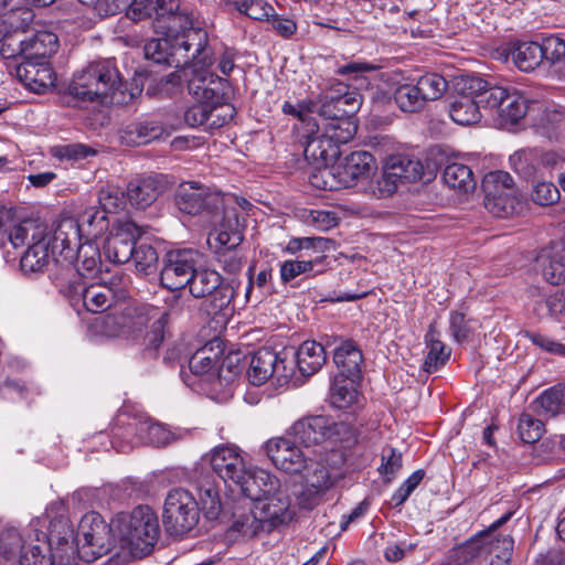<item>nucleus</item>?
Returning a JSON list of instances; mask_svg holds the SVG:
<instances>
[{"mask_svg": "<svg viewBox=\"0 0 565 565\" xmlns=\"http://www.w3.org/2000/svg\"><path fill=\"white\" fill-rule=\"evenodd\" d=\"M184 301L180 294H174L168 311H160L151 305L126 303L120 308L117 305L114 310L102 318L100 332L106 337H124L137 340L145 328L153 320L151 331L145 337L146 344L157 349L163 340V326L170 313H180Z\"/></svg>", "mask_w": 565, "mask_h": 565, "instance_id": "obj_1", "label": "nucleus"}, {"mask_svg": "<svg viewBox=\"0 0 565 565\" xmlns=\"http://www.w3.org/2000/svg\"><path fill=\"white\" fill-rule=\"evenodd\" d=\"M68 96L77 103L98 102L122 104L132 99L126 95L119 72L111 60L90 63L73 76L67 88Z\"/></svg>", "mask_w": 565, "mask_h": 565, "instance_id": "obj_2", "label": "nucleus"}, {"mask_svg": "<svg viewBox=\"0 0 565 565\" xmlns=\"http://www.w3.org/2000/svg\"><path fill=\"white\" fill-rule=\"evenodd\" d=\"M113 530L119 547L139 558L149 555L160 537L158 515L149 505H138L130 512L118 514L113 521Z\"/></svg>", "mask_w": 565, "mask_h": 565, "instance_id": "obj_3", "label": "nucleus"}, {"mask_svg": "<svg viewBox=\"0 0 565 565\" xmlns=\"http://www.w3.org/2000/svg\"><path fill=\"white\" fill-rule=\"evenodd\" d=\"M191 55L190 62L170 73L166 82L172 85H181L185 82L189 93L196 102L223 104L227 98L228 82L210 71L213 58L209 49L202 54L192 53Z\"/></svg>", "mask_w": 565, "mask_h": 565, "instance_id": "obj_4", "label": "nucleus"}, {"mask_svg": "<svg viewBox=\"0 0 565 565\" xmlns=\"http://www.w3.org/2000/svg\"><path fill=\"white\" fill-rule=\"evenodd\" d=\"M333 246V241L324 237H295L291 238L286 252L289 254L301 253L296 259H287L280 264L279 274L284 284H288L297 277H316L323 274L328 265L326 253Z\"/></svg>", "mask_w": 565, "mask_h": 565, "instance_id": "obj_5", "label": "nucleus"}, {"mask_svg": "<svg viewBox=\"0 0 565 565\" xmlns=\"http://www.w3.org/2000/svg\"><path fill=\"white\" fill-rule=\"evenodd\" d=\"M186 286L194 298L207 299L204 303V310L207 316L212 318L218 316L226 318L233 311L231 303L238 287L235 280L225 281L216 270L209 268L199 269L196 266Z\"/></svg>", "mask_w": 565, "mask_h": 565, "instance_id": "obj_6", "label": "nucleus"}, {"mask_svg": "<svg viewBox=\"0 0 565 565\" xmlns=\"http://www.w3.org/2000/svg\"><path fill=\"white\" fill-rule=\"evenodd\" d=\"M178 7L169 11V4L163 8L160 18L154 22L158 34L166 35L177 42L175 50L188 54H202L207 50V34L200 28L192 26L189 14L179 11Z\"/></svg>", "mask_w": 565, "mask_h": 565, "instance_id": "obj_7", "label": "nucleus"}, {"mask_svg": "<svg viewBox=\"0 0 565 565\" xmlns=\"http://www.w3.org/2000/svg\"><path fill=\"white\" fill-rule=\"evenodd\" d=\"M56 285L70 300L71 305L79 310L83 307L92 313L104 312L115 307L119 299H125L126 294H117L111 287L103 284L87 286L82 278L75 279L56 278Z\"/></svg>", "mask_w": 565, "mask_h": 565, "instance_id": "obj_8", "label": "nucleus"}, {"mask_svg": "<svg viewBox=\"0 0 565 565\" xmlns=\"http://www.w3.org/2000/svg\"><path fill=\"white\" fill-rule=\"evenodd\" d=\"M512 170L522 179L533 182L553 178L555 170L563 169L565 157L555 150L523 148L509 158Z\"/></svg>", "mask_w": 565, "mask_h": 565, "instance_id": "obj_9", "label": "nucleus"}, {"mask_svg": "<svg viewBox=\"0 0 565 565\" xmlns=\"http://www.w3.org/2000/svg\"><path fill=\"white\" fill-rule=\"evenodd\" d=\"M199 502L191 492L175 488L168 492L163 507V525L169 535L182 536L199 522Z\"/></svg>", "mask_w": 565, "mask_h": 565, "instance_id": "obj_10", "label": "nucleus"}, {"mask_svg": "<svg viewBox=\"0 0 565 565\" xmlns=\"http://www.w3.org/2000/svg\"><path fill=\"white\" fill-rule=\"evenodd\" d=\"M113 525L109 526L97 512L86 513L79 521L76 542L82 559L93 562L107 554L113 546Z\"/></svg>", "mask_w": 565, "mask_h": 565, "instance_id": "obj_11", "label": "nucleus"}, {"mask_svg": "<svg viewBox=\"0 0 565 565\" xmlns=\"http://www.w3.org/2000/svg\"><path fill=\"white\" fill-rule=\"evenodd\" d=\"M199 258L200 254L190 248L169 252L163 259L160 273L161 286L171 291H179L186 287Z\"/></svg>", "mask_w": 565, "mask_h": 565, "instance_id": "obj_12", "label": "nucleus"}, {"mask_svg": "<svg viewBox=\"0 0 565 565\" xmlns=\"http://www.w3.org/2000/svg\"><path fill=\"white\" fill-rule=\"evenodd\" d=\"M423 174L424 167L418 159L407 154L391 156L377 181L379 192L383 196H388L397 190L398 182H415L420 180Z\"/></svg>", "mask_w": 565, "mask_h": 565, "instance_id": "obj_13", "label": "nucleus"}, {"mask_svg": "<svg viewBox=\"0 0 565 565\" xmlns=\"http://www.w3.org/2000/svg\"><path fill=\"white\" fill-rule=\"evenodd\" d=\"M318 113L323 120L352 118L360 108V95L349 92L348 86L338 83L335 88L322 93L318 97Z\"/></svg>", "mask_w": 565, "mask_h": 565, "instance_id": "obj_14", "label": "nucleus"}, {"mask_svg": "<svg viewBox=\"0 0 565 565\" xmlns=\"http://www.w3.org/2000/svg\"><path fill=\"white\" fill-rule=\"evenodd\" d=\"M210 462L213 471L228 487H238L246 478L247 462L235 446H218L211 451Z\"/></svg>", "mask_w": 565, "mask_h": 565, "instance_id": "obj_15", "label": "nucleus"}, {"mask_svg": "<svg viewBox=\"0 0 565 565\" xmlns=\"http://www.w3.org/2000/svg\"><path fill=\"white\" fill-rule=\"evenodd\" d=\"M174 201L181 212L198 215L216 207L221 198L218 192L198 181H186L178 186Z\"/></svg>", "mask_w": 565, "mask_h": 565, "instance_id": "obj_16", "label": "nucleus"}, {"mask_svg": "<svg viewBox=\"0 0 565 565\" xmlns=\"http://www.w3.org/2000/svg\"><path fill=\"white\" fill-rule=\"evenodd\" d=\"M264 451L277 469L287 473H300L307 467L306 455L289 435L267 440Z\"/></svg>", "mask_w": 565, "mask_h": 565, "instance_id": "obj_17", "label": "nucleus"}, {"mask_svg": "<svg viewBox=\"0 0 565 565\" xmlns=\"http://www.w3.org/2000/svg\"><path fill=\"white\" fill-rule=\"evenodd\" d=\"M143 231L132 221H120L116 231L104 244L106 258L114 264H125L131 259L136 249V241Z\"/></svg>", "mask_w": 565, "mask_h": 565, "instance_id": "obj_18", "label": "nucleus"}, {"mask_svg": "<svg viewBox=\"0 0 565 565\" xmlns=\"http://www.w3.org/2000/svg\"><path fill=\"white\" fill-rule=\"evenodd\" d=\"M341 456L338 452H332L327 461H317L307 463V473L305 476V490L302 492L303 497H308L310 500L305 507L311 508L317 498L323 495L328 490H330L338 480L343 477V473L340 469L335 467H329L328 462L332 458Z\"/></svg>", "mask_w": 565, "mask_h": 565, "instance_id": "obj_19", "label": "nucleus"}, {"mask_svg": "<svg viewBox=\"0 0 565 565\" xmlns=\"http://www.w3.org/2000/svg\"><path fill=\"white\" fill-rule=\"evenodd\" d=\"M82 238L81 225L75 218L66 217L61 220L52 237L49 238L52 255H58L72 262L77 248L84 244Z\"/></svg>", "mask_w": 565, "mask_h": 565, "instance_id": "obj_20", "label": "nucleus"}, {"mask_svg": "<svg viewBox=\"0 0 565 565\" xmlns=\"http://www.w3.org/2000/svg\"><path fill=\"white\" fill-rule=\"evenodd\" d=\"M334 422L326 416H308L292 424L287 435L306 446L318 445L333 435Z\"/></svg>", "mask_w": 565, "mask_h": 565, "instance_id": "obj_21", "label": "nucleus"}, {"mask_svg": "<svg viewBox=\"0 0 565 565\" xmlns=\"http://www.w3.org/2000/svg\"><path fill=\"white\" fill-rule=\"evenodd\" d=\"M15 77L36 94L46 92L55 84V74L46 61L23 60L14 67Z\"/></svg>", "mask_w": 565, "mask_h": 565, "instance_id": "obj_22", "label": "nucleus"}, {"mask_svg": "<svg viewBox=\"0 0 565 565\" xmlns=\"http://www.w3.org/2000/svg\"><path fill=\"white\" fill-rule=\"evenodd\" d=\"M457 89H465L468 94L476 96L479 106L484 109H497L499 111L508 88L492 86L482 77L475 75H465L457 79Z\"/></svg>", "mask_w": 565, "mask_h": 565, "instance_id": "obj_23", "label": "nucleus"}, {"mask_svg": "<svg viewBox=\"0 0 565 565\" xmlns=\"http://www.w3.org/2000/svg\"><path fill=\"white\" fill-rule=\"evenodd\" d=\"M243 242V226L235 209L224 213L223 221L209 234L207 243L215 253L235 249Z\"/></svg>", "mask_w": 565, "mask_h": 565, "instance_id": "obj_24", "label": "nucleus"}, {"mask_svg": "<svg viewBox=\"0 0 565 565\" xmlns=\"http://www.w3.org/2000/svg\"><path fill=\"white\" fill-rule=\"evenodd\" d=\"M177 42L162 35V38L151 39L145 44L143 51L147 60L157 64H167L180 70L191 60V54L175 50Z\"/></svg>", "mask_w": 565, "mask_h": 565, "instance_id": "obj_25", "label": "nucleus"}, {"mask_svg": "<svg viewBox=\"0 0 565 565\" xmlns=\"http://www.w3.org/2000/svg\"><path fill=\"white\" fill-rule=\"evenodd\" d=\"M166 191V181L162 175H149L136 179L127 185V200L137 209L150 206Z\"/></svg>", "mask_w": 565, "mask_h": 565, "instance_id": "obj_26", "label": "nucleus"}, {"mask_svg": "<svg viewBox=\"0 0 565 565\" xmlns=\"http://www.w3.org/2000/svg\"><path fill=\"white\" fill-rule=\"evenodd\" d=\"M135 430L139 441L154 447L168 446L174 441L183 439L189 434L186 429L179 427L171 429L168 426L151 419L136 423Z\"/></svg>", "mask_w": 565, "mask_h": 565, "instance_id": "obj_27", "label": "nucleus"}, {"mask_svg": "<svg viewBox=\"0 0 565 565\" xmlns=\"http://www.w3.org/2000/svg\"><path fill=\"white\" fill-rule=\"evenodd\" d=\"M237 489L254 502L260 501L263 498L270 495L280 489L278 478L269 471L249 467L243 482Z\"/></svg>", "mask_w": 565, "mask_h": 565, "instance_id": "obj_28", "label": "nucleus"}, {"mask_svg": "<svg viewBox=\"0 0 565 565\" xmlns=\"http://www.w3.org/2000/svg\"><path fill=\"white\" fill-rule=\"evenodd\" d=\"M45 516L49 520V534L45 535L50 546L54 543L75 540L74 530L64 500L51 502L46 508Z\"/></svg>", "mask_w": 565, "mask_h": 565, "instance_id": "obj_29", "label": "nucleus"}, {"mask_svg": "<svg viewBox=\"0 0 565 565\" xmlns=\"http://www.w3.org/2000/svg\"><path fill=\"white\" fill-rule=\"evenodd\" d=\"M255 507L257 508L260 516L266 521L267 529L273 531L276 526L289 521L291 519L290 513V500L286 492L281 489L275 491L268 497L263 498L260 501H256Z\"/></svg>", "mask_w": 565, "mask_h": 565, "instance_id": "obj_30", "label": "nucleus"}, {"mask_svg": "<svg viewBox=\"0 0 565 565\" xmlns=\"http://www.w3.org/2000/svg\"><path fill=\"white\" fill-rule=\"evenodd\" d=\"M374 168V157L367 151H354L338 163L340 178L345 188L353 186L359 180L367 179Z\"/></svg>", "mask_w": 565, "mask_h": 565, "instance_id": "obj_31", "label": "nucleus"}, {"mask_svg": "<svg viewBox=\"0 0 565 565\" xmlns=\"http://www.w3.org/2000/svg\"><path fill=\"white\" fill-rule=\"evenodd\" d=\"M18 44L23 60L46 61L57 51L58 39L55 33L42 30L24 40H18Z\"/></svg>", "mask_w": 565, "mask_h": 565, "instance_id": "obj_32", "label": "nucleus"}, {"mask_svg": "<svg viewBox=\"0 0 565 565\" xmlns=\"http://www.w3.org/2000/svg\"><path fill=\"white\" fill-rule=\"evenodd\" d=\"M75 257L77 262L76 270L70 267L61 278L68 280L75 279V277L81 278L79 276L93 277L100 271V252L96 242L86 241L77 248Z\"/></svg>", "mask_w": 565, "mask_h": 565, "instance_id": "obj_33", "label": "nucleus"}, {"mask_svg": "<svg viewBox=\"0 0 565 565\" xmlns=\"http://www.w3.org/2000/svg\"><path fill=\"white\" fill-rule=\"evenodd\" d=\"M303 152L306 159L316 164H330L340 157V148L321 131L320 125L317 132L309 136Z\"/></svg>", "mask_w": 565, "mask_h": 565, "instance_id": "obj_34", "label": "nucleus"}, {"mask_svg": "<svg viewBox=\"0 0 565 565\" xmlns=\"http://www.w3.org/2000/svg\"><path fill=\"white\" fill-rule=\"evenodd\" d=\"M302 376H311L319 372L327 361L324 347L316 341H305L297 351L291 352Z\"/></svg>", "mask_w": 565, "mask_h": 565, "instance_id": "obj_35", "label": "nucleus"}, {"mask_svg": "<svg viewBox=\"0 0 565 565\" xmlns=\"http://www.w3.org/2000/svg\"><path fill=\"white\" fill-rule=\"evenodd\" d=\"M163 132L164 127L158 121H136L126 125L119 138L126 146H141L160 138Z\"/></svg>", "mask_w": 565, "mask_h": 565, "instance_id": "obj_36", "label": "nucleus"}, {"mask_svg": "<svg viewBox=\"0 0 565 565\" xmlns=\"http://www.w3.org/2000/svg\"><path fill=\"white\" fill-rule=\"evenodd\" d=\"M35 529L30 527L24 533L10 526L0 533V555L7 561H20V555L29 547L30 540L34 539Z\"/></svg>", "mask_w": 565, "mask_h": 565, "instance_id": "obj_37", "label": "nucleus"}, {"mask_svg": "<svg viewBox=\"0 0 565 565\" xmlns=\"http://www.w3.org/2000/svg\"><path fill=\"white\" fill-rule=\"evenodd\" d=\"M358 380L359 376H350L344 373H338L330 388L331 404L339 409L351 408L358 403Z\"/></svg>", "mask_w": 565, "mask_h": 565, "instance_id": "obj_38", "label": "nucleus"}, {"mask_svg": "<svg viewBox=\"0 0 565 565\" xmlns=\"http://www.w3.org/2000/svg\"><path fill=\"white\" fill-rule=\"evenodd\" d=\"M277 352L262 348L250 358L247 370V377L250 384L259 386L269 379H274L275 363H277Z\"/></svg>", "mask_w": 565, "mask_h": 565, "instance_id": "obj_39", "label": "nucleus"}, {"mask_svg": "<svg viewBox=\"0 0 565 565\" xmlns=\"http://www.w3.org/2000/svg\"><path fill=\"white\" fill-rule=\"evenodd\" d=\"M459 94L450 104L449 115L451 119L461 126L477 124L481 118L479 103L475 95L465 89H458Z\"/></svg>", "mask_w": 565, "mask_h": 565, "instance_id": "obj_40", "label": "nucleus"}, {"mask_svg": "<svg viewBox=\"0 0 565 565\" xmlns=\"http://www.w3.org/2000/svg\"><path fill=\"white\" fill-rule=\"evenodd\" d=\"M535 412L541 416L555 417L565 414V383L543 391L534 401Z\"/></svg>", "mask_w": 565, "mask_h": 565, "instance_id": "obj_41", "label": "nucleus"}, {"mask_svg": "<svg viewBox=\"0 0 565 565\" xmlns=\"http://www.w3.org/2000/svg\"><path fill=\"white\" fill-rule=\"evenodd\" d=\"M333 361L339 373L350 376H360L363 361L362 352L352 340H342L334 349Z\"/></svg>", "mask_w": 565, "mask_h": 565, "instance_id": "obj_42", "label": "nucleus"}, {"mask_svg": "<svg viewBox=\"0 0 565 565\" xmlns=\"http://www.w3.org/2000/svg\"><path fill=\"white\" fill-rule=\"evenodd\" d=\"M510 54L514 65L522 72L534 71L543 62L542 47L535 41L514 43Z\"/></svg>", "mask_w": 565, "mask_h": 565, "instance_id": "obj_43", "label": "nucleus"}, {"mask_svg": "<svg viewBox=\"0 0 565 565\" xmlns=\"http://www.w3.org/2000/svg\"><path fill=\"white\" fill-rule=\"evenodd\" d=\"M81 225V233L86 241L95 242L104 235L109 227L110 221L105 211H99L96 206H89L83 211L76 220Z\"/></svg>", "mask_w": 565, "mask_h": 565, "instance_id": "obj_44", "label": "nucleus"}, {"mask_svg": "<svg viewBox=\"0 0 565 565\" xmlns=\"http://www.w3.org/2000/svg\"><path fill=\"white\" fill-rule=\"evenodd\" d=\"M47 237V227L39 220H23L8 231V239L14 248L25 246L29 238L38 241Z\"/></svg>", "mask_w": 565, "mask_h": 565, "instance_id": "obj_45", "label": "nucleus"}, {"mask_svg": "<svg viewBox=\"0 0 565 565\" xmlns=\"http://www.w3.org/2000/svg\"><path fill=\"white\" fill-rule=\"evenodd\" d=\"M230 530L247 539H253L263 532H269L266 521L260 516L255 504L248 511L235 513Z\"/></svg>", "mask_w": 565, "mask_h": 565, "instance_id": "obj_46", "label": "nucleus"}, {"mask_svg": "<svg viewBox=\"0 0 565 565\" xmlns=\"http://www.w3.org/2000/svg\"><path fill=\"white\" fill-rule=\"evenodd\" d=\"M51 247L49 237L34 241L29 245L20 259L21 269L25 273H38L49 264Z\"/></svg>", "mask_w": 565, "mask_h": 565, "instance_id": "obj_47", "label": "nucleus"}, {"mask_svg": "<svg viewBox=\"0 0 565 565\" xmlns=\"http://www.w3.org/2000/svg\"><path fill=\"white\" fill-rule=\"evenodd\" d=\"M428 347V353L424 362V371L433 373L443 367L450 358V349H447L435 332L433 326L429 327L425 335Z\"/></svg>", "mask_w": 565, "mask_h": 565, "instance_id": "obj_48", "label": "nucleus"}, {"mask_svg": "<svg viewBox=\"0 0 565 565\" xmlns=\"http://www.w3.org/2000/svg\"><path fill=\"white\" fill-rule=\"evenodd\" d=\"M34 539L30 540L29 547L20 555V565H54V559L47 554L50 545L42 531L34 530Z\"/></svg>", "mask_w": 565, "mask_h": 565, "instance_id": "obj_49", "label": "nucleus"}, {"mask_svg": "<svg viewBox=\"0 0 565 565\" xmlns=\"http://www.w3.org/2000/svg\"><path fill=\"white\" fill-rule=\"evenodd\" d=\"M443 180L448 188L463 193L476 188L472 170L463 163L452 162L446 166L443 172Z\"/></svg>", "mask_w": 565, "mask_h": 565, "instance_id": "obj_50", "label": "nucleus"}, {"mask_svg": "<svg viewBox=\"0 0 565 565\" xmlns=\"http://www.w3.org/2000/svg\"><path fill=\"white\" fill-rule=\"evenodd\" d=\"M169 4V11L178 7V0H134L127 11V15L134 20L154 19V22L163 12V8Z\"/></svg>", "mask_w": 565, "mask_h": 565, "instance_id": "obj_51", "label": "nucleus"}, {"mask_svg": "<svg viewBox=\"0 0 565 565\" xmlns=\"http://www.w3.org/2000/svg\"><path fill=\"white\" fill-rule=\"evenodd\" d=\"M218 353H213V349L204 345L198 350L189 360V367L192 374L205 376L207 381L216 374Z\"/></svg>", "mask_w": 565, "mask_h": 565, "instance_id": "obj_52", "label": "nucleus"}, {"mask_svg": "<svg viewBox=\"0 0 565 565\" xmlns=\"http://www.w3.org/2000/svg\"><path fill=\"white\" fill-rule=\"evenodd\" d=\"M320 128L338 148L340 145L349 142L356 134V125L352 118L327 119L323 120Z\"/></svg>", "mask_w": 565, "mask_h": 565, "instance_id": "obj_53", "label": "nucleus"}, {"mask_svg": "<svg viewBox=\"0 0 565 565\" xmlns=\"http://www.w3.org/2000/svg\"><path fill=\"white\" fill-rule=\"evenodd\" d=\"M527 108V100L515 89H509L498 114L504 122L515 124L525 116Z\"/></svg>", "mask_w": 565, "mask_h": 565, "instance_id": "obj_54", "label": "nucleus"}, {"mask_svg": "<svg viewBox=\"0 0 565 565\" xmlns=\"http://www.w3.org/2000/svg\"><path fill=\"white\" fill-rule=\"evenodd\" d=\"M481 532L465 543L451 548L441 565H463L475 559L481 550L479 536L484 535Z\"/></svg>", "mask_w": 565, "mask_h": 565, "instance_id": "obj_55", "label": "nucleus"}, {"mask_svg": "<svg viewBox=\"0 0 565 565\" xmlns=\"http://www.w3.org/2000/svg\"><path fill=\"white\" fill-rule=\"evenodd\" d=\"M318 170L312 173L310 182L313 186L327 190L337 191L341 188H345L340 178V170H338V163L333 162L330 164H319Z\"/></svg>", "mask_w": 565, "mask_h": 565, "instance_id": "obj_56", "label": "nucleus"}, {"mask_svg": "<svg viewBox=\"0 0 565 565\" xmlns=\"http://www.w3.org/2000/svg\"><path fill=\"white\" fill-rule=\"evenodd\" d=\"M513 185L514 181L510 173L501 170L489 172L482 180L484 198L513 193Z\"/></svg>", "mask_w": 565, "mask_h": 565, "instance_id": "obj_57", "label": "nucleus"}, {"mask_svg": "<svg viewBox=\"0 0 565 565\" xmlns=\"http://www.w3.org/2000/svg\"><path fill=\"white\" fill-rule=\"evenodd\" d=\"M561 199L558 188L553 183L552 178H542L532 182L531 200L540 206L556 204Z\"/></svg>", "mask_w": 565, "mask_h": 565, "instance_id": "obj_58", "label": "nucleus"}, {"mask_svg": "<svg viewBox=\"0 0 565 565\" xmlns=\"http://www.w3.org/2000/svg\"><path fill=\"white\" fill-rule=\"evenodd\" d=\"M394 99L398 108L406 113L420 110L426 102L417 90V85L404 84L396 88Z\"/></svg>", "mask_w": 565, "mask_h": 565, "instance_id": "obj_59", "label": "nucleus"}, {"mask_svg": "<svg viewBox=\"0 0 565 565\" xmlns=\"http://www.w3.org/2000/svg\"><path fill=\"white\" fill-rule=\"evenodd\" d=\"M379 68L377 65L367 62L352 61L335 70V74L345 77L361 88L369 86V81L365 76L366 73L374 72Z\"/></svg>", "mask_w": 565, "mask_h": 565, "instance_id": "obj_60", "label": "nucleus"}, {"mask_svg": "<svg viewBox=\"0 0 565 565\" xmlns=\"http://www.w3.org/2000/svg\"><path fill=\"white\" fill-rule=\"evenodd\" d=\"M199 500L201 509L209 520H215L221 512V500L217 488L210 481L199 486Z\"/></svg>", "mask_w": 565, "mask_h": 565, "instance_id": "obj_61", "label": "nucleus"}, {"mask_svg": "<svg viewBox=\"0 0 565 565\" xmlns=\"http://www.w3.org/2000/svg\"><path fill=\"white\" fill-rule=\"evenodd\" d=\"M416 85L425 102L440 98L447 89L446 79L437 73L420 76Z\"/></svg>", "mask_w": 565, "mask_h": 565, "instance_id": "obj_62", "label": "nucleus"}, {"mask_svg": "<svg viewBox=\"0 0 565 565\" xmlns=\"http://www.w3.org/2000/svg\"><path fill=\"white\" fill-rule=\"evenodd\" d=\"M542 275L551 285L565 282V253H557L552 256H542Z\"/></svg>", "mask_w": 565, "mask_h": 565, "instance_id": "obj_63", "label": "nucleus"}, {"mask_svg": "<svg viewBox=\"0 0 565 565\" xmlns=\"http://www.w3.org/2000/svg\"><path fill=\"white\" fill-rule=\"evenodd\" d=\"M535 312L541 317L565 315V291H556L536 301Z\"/></svg>", "mask_w": 565, "mask_h": 565, "instance_id": "obj_64", "label": "nucleus"}]
</instances>
